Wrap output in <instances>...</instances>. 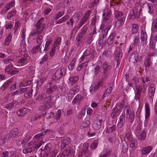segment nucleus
<instances>
[{"label":"nucleus","mask_w":157,"mask_h":157,"mask_svg":"<svg viewBox=\"0 0 157 157\" xmlns=\"http://www.w3.org/2000/svg\"><path fill=\"white\" fill-rule=\"evenodd\" d=\"M113 90V88L111 86H110L109 88H108L105 90L104 94L102 95V98H104L105 97H107L110 95Z\"/></svg>","instance_id":"42"},{"label":"nucleus","mask_w":157,"mask_h":157,"mask_svg":"<svg viewBox=\"0 0 157 157\" xmlns=\"http://www.w3.org/2000/svg\"><path fill=\"white\" fill-rule=\"evenodd\" d=\"M122 55V52H118L115 57V60H120Z\"/></svg>","instance_id":"64"},{"label":"nucleus","mask_w":157,"mask_h":157,"mask_svg":"<svg viewBox=\"0 0 157 157\" xmlns=\"http://www.w3.org/2000/svg\"><path fill=\"white\" fill-rule=\"evenodd\" d=\"M125 19V17H123L122 18L118 19L115 21V27L117 29L121 27L124 24Z\"/></svg>","instance_id":"15"},{"label":"nucleus","mask_w":157,"mask_h":157,"mask_svg":"<svg viewBox=\"0 0 157 157\" xmlns=\"http://www.w3.org/2000/svg\"><path fill=\"white\" fill-rule=\"evenodd\" d=\"M71 147H67L66 149L63 151V154L64 155L67 156L69 155L71 151Z\"/></svg>","instance_id":"61"},{"label":"nucleus","mask_w":157,"mask_h":157,"mask_svg":"<svg viewBox=\"0 0 157 157\" xmlns=\"http://www.w3.org/2000/svg\"><path fill=\"white\" fill-rule=\"evenodd\" d=\"M43 105L39 108V109L41 110H45L51 108L54 103V101L52 99L51 96H47L46 99L44 101Z\"/></svg>","instance_id":"3"},{"label":"nucleus","mask_w":157,"mask_h":157,"mask_svg":"<svg viewBox=\"0 0 157 157\" xmlns=\"http://www.w3.org/2000/svg\"><path fill=\"white\" fill-rule=\"evenodd\" d=\"M146 137V132L144 130L142 131L138 136V139L141 140H144Z\"/></svg>","instance_id":"46"},{"label":"nucleus","mask_w":157,"mask_h":157,"mask_svg":"<svg viewBox=\"0 0 157 157\" xmlns=\"http://www.w3.org/2000/svg\"><path fill=\"white\" fill-rule=\"evenodd\" d=\"M82 99L83 98L81 95H77L73 100L72 103L73 105L78 104Z\"/></svg>","instance_id":"24"},{"label":"nucleus","mask_w":157,"mask_h":157,"mask_svg":"<svg viewBox=\"0 0 157 157\" xmlns=\"http://www.w3.org/2000/svg\"><path fill=\"white\" fill-rule=\"evenodd\" d=\"M61 115V110L59 109L58 110L56 114V116L55 117V119L57 120H59Z\"/></svg>","instance_id":"59"},{"label":"nucleus","mask_w":157,"mask_h":157,"mask_svg":"<svg viewBox=\"0 0 157 157\" xmlns=\"http://www.w3.org/2000/svg\"><path fill=\"white\" fill-rule=\"evenodd\" d=\"M134 138L132 137V136L131 134V132H127L124 137L125 141H126L129 142L131 139H133Z\"/></svg>","instance_id":"44"},{"label":"nucleus","mask_w":157,"mask_h":157,"mask_svg":"<svg viewBox=\"0 0 157 157\" xmlns=\"http://www.w3.org/2000/svg\"><path fill=\"white\" fill-rule=\"evenodd\" d=\"M139 30V27L138 25L136 24H133L132 25V32L134 34L137 33Z\"/></svg>","instance_id":"47"},{"label":"nucleus","mask_w":157,"mask_h":157,"mask_svg":"<svg viewBox=\"0 0 157 157\" xmlns=\"http://www.w3.org/2000/svg\"><path fill=\"white\" fill-rule=\"evenodd\" d=\"M61 42V38L60 37H58L55 40L52 46L59 49L60 47L59 45L60 44Z\"/></svg>","instance_id":"30"},{"label":"nucleus","mask_w":157,"mask_h":157,"mask_svg":"<svg viewBox=\"0 0 157 157\" xmlns=\"http://www.w3.org/2000/svg\"><path fill=\"white\" fill-rule=\"evenodd\" d=\"M111 11L110 10H108L106 13L104 12L102 14L103 21L105 22L108 21L111 16Z\"/></svg>","instance_id":"21"},{"label":"nucleus","mask_w":157,"mask_h":157,"mask_svg":"<svg viewBox=\"0 0 157 157\" xmlns=\"http://www.w3.org/2000/svg\"><path fill=\"white\" fill-rule=\"evenodd\" d=\"M44 19L42 18L40 19L37 22L36 25V27L37 30V32L40 33V34L42 33L43 30L44 29L45 27V25L44 23H43Z\"/></svg>","instance_id":"9"},{"label":"nucleus","mask_w":157,"mask_h":157,"mask_svg":"<svg viewBox=\"0 0 157 157\" xmlns=\"http://www.w3.org/2000/svg\"><path fill=\"white\" fill-rule=\"evenodd\" d=\"M12 81V79H10L6 81L1 87V89L2 90H4L5 88H7L9 85L11 83Z\"/></svg>","instance_id":"32"},{"label":"nucleus","mask_w":157,"mask_h":157,"mask_svg":"<svg viewBox=\"0 0 157 157\" xmlns=\"http://www.w3.org/2000/svg\"><path fill=\"white\" fill-rule=\"evenodd\" d=\"M151 30L152 34L157 31V18L155 19L153 21Z\"/></svg>","instance_id":"25"},{"label":"nucleus","mask_w":157,"mask_h":157,"mask_svg":"<svg viewBox=\"0 0 157 157\" xmlns=\"http://www.w3.org/2000/svg\"><path fill=\"white\" fill-rule=\"evenodd\" d=\"M12 35L10 34H9L5 40V45L8 46L10 45L11 42V40L12 38Z\"/></svg>","instance_id":"40"},{"label":"nucleus","mask_w":157,"mask_h":157,"mask_svg":"<svg viewBox=\"0 0 157 157\" xmlns=\"http://www.w3.org/2000/svg\"><path fill=\"white\" fill-rule=\"evenodd\" d=\"M57 88V86L53 85L47 89L46 91V93L48 94H51L55 91Z\"/></svg>","instance_id":"31"},{"label":"nucleus","mask_w":157,"mask_h":157,"mask_svg":"<svg viewBox=\"0 0 157 157\" xmlns=\"http://www.w3.org/2000/svg\"><path fill=\"white\" fill-rule=\"evenodd\" d=\"M141 44L143 45H146L147 43V33L143 30L141 31L140 35Z\"/></svg>","instance_id":"17"},{"label":"nucleus","mask_w":157,"mask_h":157,"mask_svg":"<svg viewBox=\"0 0 157 157\" xmlns=\"http://www.w3.org/2000/svg\"><path fill=\"white\" fill-rule=\"evenodd\" d=\"M16 14L15 10L11 11L7 14V18L8 19H10L11 17L15 15Z\"/></svg>","instance_id":"54"},{"label":"nucleus","mask_w":157,"mask_h":157,"mask_svg":"<svg viewBox=\"0 0 157 157\" xmlns=\"http://www.w3.org/2000/svg\"><path fill=\"white\" fill-rule=\"evenodd\" d=\"M116 126L115 125H114L111 126H110L109 128L105 129L106 133H110L116 130Z\"/></svg>","instance_id":"41"},{"label":"nucleus","mask_w":157,"mask_h":157,"mask_svg":"<svg viewBox=\"0 0 157 157\" xmlns=\"http://www.w3.org/2000/svg\"><path fill=\"white\" fill-rule=\"evenodd\" d=\"M103 123L102 119L95 120L93 124V127L94 129L97 130L100 129L101 126V124Z\"/></svg>","instance_id":"18"},{"label":"nucleus","mask_w":157,"mask_h":157,"mask_svg":"<svg viewBox=\"0 0 157 157\" xmlns=\"http://www.w3.org/2000/svg\"><path fill=\"white\" fill-rule=\"evenodd\" d=\"M114 15L115 17L116 18H122L123 17H125L124 15L123 14L122 12L119 11L117 10H115L114 11Z\"/></svg>","instance_id":"43"},{"label":"nucleus","mask_w":157,"mask_h":157,"mask_svg":"<svg viewBox=\"0 0 157 157\" xmlns=\"http://www.w3.org/2000/svg\"><path fill=\"white\" fill-rule=\"evenodd\" d=\"M99 0H95L92 3L89 4V7L90 8H91L94 6L98 5L99 2Z\"/></svg>","instance_id":"63"},{"label":"nucleus","mask_w":157,"mask_h":157,"mask_svg":"<svg viewBox=\"0 0 157 157\" xmlns=\"http://www.w3.org/2000/svg\"><path fill=\"white\" fill-rule=\"evenodd\" d=\"M66 70L63 67L60 68L58 69L55 73L53 77L55 79L58 80L66 74Z\"/></svg>","instance_id":"7"},{"label":"nucleus","mask_w":157,"mask_h":157,"mask_svg":"<svg viewBox=\"0 0 157 157\" xmlns=\"http://www.w3.org/2000/svg\"><path fill=\"white\" fill-rule=\"evenodd\" d=\"M93 35L92 34H90L86 39V43L88 44H90L93 40Z\"/></svg>","instance_id":"45"},{"label":"nucleus","mask_w":157,"mask_h":157,"mask_svg":"<svg viewBox=\"0 0 157 157\" xmlns=\"http://www.w3.org/2000/svg\"><path fill=\"white\" fill-rule=\"evenodd\" d=\"M103 80V78L101 79L99 83H98L94 87H91V88L90 89V93H92L93 92L96 91L100 86L103 85V82H102Z\"/></svg>","instance_id":"26"},{"label":"nucleus","mask_w":157,"mask_h":157,"mask_svg":"<svg viewBox=\"0 0 157 157\" xmlns=\"http://www.w3.org/2000/svg\"><path fill=\"white\" fill-rule=\"evenodd\" d=\"M45 134V132H43L35 135L33 137V139H36L25 144L24 146L23 152L25 154L30 153L35 149H38L44 143L43 139Z\"/></svg>","instance_id":"1"},{"label":"nucleus","mask_w":157,"mask_h":157,"mask_svg":"<svg viewBox=\"0 0 157 157\" xmlns=\"http://www.w3.org/2000/svg\"><path fill=\"white\" fill-rule=\"evenodd\" d=\"M152 149V147L151 146H148L144 148L142 151V154L145 155L149 154Z\"/></svg>","instance_id":"29"},{"label":"nucleus","mask_w":157,"mask_h":157,"mask_svg":"<svg viewBox=\"0 0 157 157\" xmlns=\"http://www.w3.org/2000/svg\"><path fill=\"white\" fill-rule=\"evenodd\" d=\"M52 40L51 38H49L48 39H47V40L45 43V46L44 51H47L49 49L50 46L52 44Z\"/></svg>","instance_id":"34"},{"label":"nucleus","mask_w":157,"mask_h":157,"mask_svg":"<svg viewBox=\"0 0 157 157\" xmlns=\"http://www.w3.org/2000/svg\"><path fill=\"white\" fill-rule=\"evenodd\" d=\"M91 54V51L88 49H86L82 57L80 58L79 61L82 62L85 60L88 62H90Z\"/></svg>","instance_id":"10"},{"label":"nucleus","mask_w":157,"mask_h":157,"mask_svg":"<svg viewBox=\"0 0 157 157\" xmlns=\"http://www.w3.org/2000/svg\"><path fill=\"white\" fill-rule=\"evenodd\" d=\"M70 17L68 15H66L62 18L59 20L58 21L56 22V25L61 24L65 22L67 20L69 19Z\"/></svg>","instance_id":"36"},{"label":"nucleus","mask_w":157,"mask_h":157,"mask_svg":"<svg viewBox=\"0 0 157 157\" xmlns=\"http://www.w3.org/2000/svg\"><path fill=\"white\" fill-rule=\"evenodd\" d=\"M140 43L139 36H135L133 39V45H136Z\"/></svg>","instance_id":"58"},{"label":"nucleus","mask_w":157,"mask_h":157,"mask_svg":"<svg viewBox=\"0 0 157 157\" xmlns=\"http://www.w3.org/2000/svg\"><path fill=\"white\" fill-rule=\"evenodd\" d=\"M139 15H138L137 13L134 8L133 10L130 11L128 17V20L134 19H138L139 18Z\"/></svg>","instance_id":"13"},{"label":"nucleus","mask_w":157,"mask_h":157,"mask_svg":"<svg viewBox=\"0 0 157 157\" xmlns=\"http://www.w3.org/2000/svg\"><path fill=\"white\" fill-rule=\"evenodd\" d=\"M155 86L151 84L149 87L148 95L150 98H152L155 93Z\"/></svg>","instance_id":"22"},{"label":"nucleus","mask_w":157,"mask_h":157,"mask_svg":"<svg viewBox=\"0 0 157 157\" xmlns=\"http://www.w3.org/2000/svg\"><path fill=\"white\" fill-rule=\"evenodd\" d=\"M84 147L83 148V151L82 152L84 153L86 156L88 157L89 155V152L88 151V146L86 144H83Z\"/></svg>","instance_id":"38"},{"label":"nucleus","mask_w":157,"mask_h":157,"mask_svg":"<svg viewBox=\"0 0 157 157\" xmlns=\"http://www.w3.org/2000/svg\"><path fill=\"white\" fill-rule=\"evenodd\" d=\"M25 28L24 27L21 31V37L22 39L21 40V43L20 44L21 51L22 52H25L26 50V45L25 42Z\"/></svg>","instance_id":"8"},{"label":"nucleus","mask_w":157,"mask_h":157,"mask_svg":"<svg viewBox=\"0 0 157 157\" xmlns=\"http://www.w3.org/2000/svg\"><path fill=\"white\" fill-rule=\"evenodd\" d=\"M47 96L44 94H41L39 95L36 100L37 101H40L44 99V101L46 99Z\"/></svg>","instance_id":"49"},{"label":"nucleus","mask_w":157,"mask_h":157,"mask_svg":"<svg viewBox=\"0 0 157 157\" xmlns=\"http://www.w3.org/2000/svg\"><path fill=\"white\" fill-rule=\"evenodd\" d=\"M139 59V57L136 52H134L133 54H131L129 58V61L134 63H137Z\"/></svg>","instance_id":"14"},{"label":"nucleus","mask_w":157,"mask_h":157,"mask_svg":"<svg viewBox=\"0 0 157 157\" xmlns=\"http://www.w3.org/2000/svg\"><path fill=\"white\" fill-rule=\"evenodd\" d=\"M90 122L89 120H85L82 122V126L84 128H87L90 126Z\"/></svg>","instance_id":"53"},{"label":"nucleus","mask_w":157,"mask_h":157,"mask_svg":"<svg viewBox=\"0 0 157 157\" xmlns=\"http://www.w3.org/2000/svg\"><path fill=\"white\" fill-rule=\"evenodd\" d=\"M60 140L62 141V143L63 144V147H64L66 145H68L70 143L71 139L69 137H61Z\"/></svg>","instance_id":"27"},{"label":"nucleus","mask_w":157,"mask_h":157,"mask_svg":"<svg viewBox=\"0 0 157 157\" xmlns=\"http://www.w3.org/2000/svg\"><path fill=\"white\" fill-rule=\"evenodd\" d=\"M51 148V145L50 144H48L45 146L43 152L45 154L46 156H47L50 153Z\"/></svg>","instance_id":"28"},{"label":"nucleus","mask_w":157,"mask_h":157,"mask_svg":"<svg viewBox=\"0 0 157 157\" xmlns=\"http://www.w3.org/2000/svg\"><path fill=\"white\" fill-rule=\"evenodd\" d=\"M79 88L78 86H75L69 90L67 95L68 99L69 100H71L75 94L79 91Z\"/></svg>","instance_id":"12"},{"label":"nucleus","mask_w":157,"mask_h":157,"mask_svg":"<svg viewBox=\"0 0 157 157\" xmlns=\"http://www.w3.org/2000/svg\"><path fill=\"white\" fill-rule=\"evenodd\" d=\"M43 36L41 35L38 36L36 40V41L37 44H38V45L40 46L41 45L43 41Z\"/></svg>","instance_id":"50"},{"label":"nucleus","mask_w":157,"mask_h":157,"mask_svg":"<svg viewBox=\"0 0 157 157\" xmlns=\"http://www.w3.org/2000/svg\"><path fill=\"white\" fill-rule=\"evenodd\" d=\"M110 27L108 28V29H106L102 31L101 36L99 39L98 45L99 48L101 49L103 48L105 46L106 44V39H105L106 37L107 33Z\"/></svg>","instance_id":"2"},{"label":"nucleus","mask_w":157,"mask_h":157,"mask_svg":"<svg viewBox=\"0 0 157 157\" xmlns=\"http://www.w3.org/2000/svg\"><path fill=\"white\" fill-rule=\"evenodd\" d=\"M102 68L104 73V77L106 78L111 72L112 67L107 62H105L102 64Z\"/></svg>","instance_id":"6"},{"label":"nucleus","mask_w":157,"mask_h":157,"mask_svg":"<svg viewBox=\"0 0 157 157\" xmlns=\"http://www.w3.org/2000/svg\"><path fill=\"white\" fill-rule=\"evenodd\" d=\"M63 11H59L56 14L54 17L55 19H57L64 14Z\"/></svg>","instance_id":"62"},{"label":"nucleus","mask_w":157,"mask_h":157,"mask_svg":"<svg viewBox=\"0 0 157 157\" xmlns=\"http://www.w3.org/2000/svg\"><path fill=\"white\" fill-rule=\"evenodd\" d=\"M32 138L29 136L27 135L24 138L23 140L21 142V144H24L27 142Z\"/></svg>","instance_id":"60"},{"label":"nucleus","mask_w":157,"mask_h":157,"mask_svg":"<svg viewBox=\"0 0 157 157\" xmlns=\"http://www.w3.org/2000/svg\"><path fill=\"white\" fill-rule=\"evenodd\" d=\"M14 5V3L13 2H9L5 5V7L7 10H9Z\"/></svg>","instance_id":"57"},{"label":"nucleus","mask_w":157,"mask_h":157,"mask_svg":"<svg viewBox=\"0 0 157 157\" xmlns=\"http://www.w3.org/2000/svg\"><path fill=\"white\" fill-rule=\"evenodd\" d=\"M28 55L25 53L22 54L20 58L19 59L17 62L19 65L23 66L27 63Z\"/></svg>","instance_id":"11"},{"label":"nucleus","mask_w":157,"mask_h":157,"mask_svg":"<svg viewBox=\"0 0 157 157\" xmlns=\"http://www.w3.org/2000/svg\"><path fill=\"white\" fill-rule=\"evenodd\" d=\"M3 108H6L9 110L13 109L16 105V102L15 101H13L6 104H2Z\"/></svg>","instance_id":"16"},{"label":"nucleus","mask_w":157,"mask_h":157,"mask_svg":"<svg viewBox=\"0 0 157 157\" xmlns=\"http://www.w3.org/2000/svg\"><path fill=\"white\" fill-rule=\"evenodd\" d=\"M76 59L75 58L73 59L68 66V68L70 71L72 70L75 67Z\"/></svg>","instance_id":"37"},{"label":"nucleus","mask_w":157,"mask_h":157,"mask_svg":"<svg viewBox=\"0 0 157 157\" xmlns=\"http://www.w3.org/2000/svg\"><path fill=\"white\" fill-rule=\"evenodd\" d=\"M125 123L124 116V115H121L119 117V120L118 121L117 126L118 128H121L124 125Z\"/></svg>","instance_id":"20"},{"label":"nucleus","mask_w":157,"mask_h":157,"mask_svg":"<svg viewBox=\"0 0 157 157\" xmlns=\"http://www.w3.org/2000/svg\"><path fill=\"white\" fill-rule=\"evenodd\" d=\"M130 143V146L131 148L134 149L137 145V142L134 139H131V140L128 142Z\"/></svg>","instance_id":"35"},{"label":"nucleus","mask_w":157,"mask_h":157,"mask_svg":"<svg viewBox=\"0 0 157 157\" xmlns=\"http://www.w3.org/2000/svg\"><path fill=\"white\" fill-rule=\"evenodd\" d=\"M128 119L130 122H132L134 119V113L133 112L131 113L130 114L128 115Z\"/></svg>","instance_id":"52"},{"label":"nucleus","mask_w":157,"mask_h":157,"mask_svg":"<svg viewBox=\"0 0 157 157\" xmlns=\"http://www.w3.org/2000/svg\"><path fill=\"white\" fill-rule=\"evenodd\" d=\"M98 141L97 140H94L90 145V148L93 150L95 149L97 147Z\"/></svg>","instance_id":"56"},{"label":"nucleus","mask_w":157,"mask_h":157,"mask_svg":"<svg viewBox=\"0 0 157 157\" xmlns=\"http://www.w3.org/2000/svg\"><path fill=\"white\" fill-rule=\"evenodd\" d=\"M143 8V7L141 6H139L137 7H135L134 8L135 10H136V11L138 15H139V17L140 14H142L141 12Z\"/></svg>","instance_id":"55"},{"label":"nucleus","mask_w":157,"mask_h":157,"mask_svg":"<svg viewBox=\"0 0 157 157\" xmlns=\"http://www.w3.org/2000/svg\"><path fill=\"white\" fill-rule=\"evenodd\" d=\"M125 44L124 43L121 44L117 48V51L119 52H122H122L125 50Z\"/></svg>","instance_id":"39"},{"label":"nucleus","mask_w":157,"mask_h":157,"mask_svg":"<svg viewBox=\"0 0 157 157\" xmlns=\"http://www.w3.org/2000/svg\"><path fill=\"white\" fill-rule=\"evenodd\" d=\"M33 90L32 89H28V90L24 94V97L27 98H30L32 96Z\"/></svg>","instance_id":"48"},{"label":"nucleus","mask_w":157,"mask_h":157,"mask_svg":"<svg viewBox=\"0 0 157 157\" xmlns=\"http://www.w3.org/2000/svg\"><path fill=\"white\" fill-rule=\"evenodd\" d=\"M5 73L11 75L17 74L19 71L16 70V68L13 65H10L6 66L5 69Z\"/></svg>","instance_id":"5"},{"label":"nucleus","mask_w":157,"mask_h":157,"mask_svg":"<svg viewBox=\"0 0 157 157\" xmlns=\"http://www.w3.org/2000/svg\"><path fill=\"white\" fill-rule=\"evenodd\" d=\"M146 113L145 118L147 119L149 118L150 115V109L149 106L147 104L145 105Z\"/></svg>","instance_id":"51"},{"label":"nucleus","mask_w":157,"mask_h":157,"mask_svg":"<svg viewBox=\"0 0 157 157\" xmlns=\"http://www.w3.org/2000/svg\"><path fill=\"white\" fill-rule=\"evenodd\" d=\"M21 135L17 128H14L12 129L10 134V136L12 137H16Z\"/></svg>","instance_id":"23"},{"label":"nucleus","mask_w":157,"mask_h":157,"mask_svg":"<svg viewBox=\"0 0 157 157\" xmlns=\"http://www.w3.org/2000/svg\"><path fill=\"white\" fill-rule=\"evenodd\" d=\"M87 29V26L86 25H84L78 33L76 36V39L79 44L82 43L83 37L85 35Z\"/></svg>","instance_id":"4"},{"label":"nucleus","mask_w":157,"mask_h":157,"mask_svg":"<svg viewBox=\"0 0 157 157\" xmlns=\"http://www.w3.org/2000/svg\"><path fill=\"white\" fill-rule=\"evenodd\" d=\"M28 109L25 108H21L17 112V114L18 116L24 117L28 112Z\"/></svg>","instance_id":"19"},{"label":"nucleus","mask_w":157,"mask_h":157,"mask_svg":"<svg viewBox=\"0 0 157 157\" xmlns=\"http://www.w3.org/2000/svg\"><path fill=\"white\" fill-rule=\"evenodd\" d=\"M78 76L71 77L69 78V83L71 85H73L78 81Z\"/></svg>","instance_id":"33"}]
</instances>
